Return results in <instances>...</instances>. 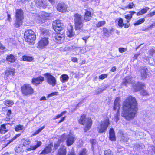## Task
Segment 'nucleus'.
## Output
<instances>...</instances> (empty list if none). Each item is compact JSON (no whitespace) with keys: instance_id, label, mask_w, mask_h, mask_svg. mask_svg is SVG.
I'll return each instance as SVG.
<instances>
[{"instance_id":"nucleus-8","label":"nucleus","mask_w":155,"mask_h":155,"mask_svg":"<svg viewBox=\"0 0 155 155\" xmlns=\"http://www.w3.org/2000/svg\"><path fill=\"white\" fill-rule=\"evenodd\" d=\"M48 39L46 37L42 38L38 43L37 47L43 49L45 48L49 44Z\"/></svg>"},{"instance_id":"nucleus-30","label":"nucleus","mask_w":155,"mask_h":155,"mask_svg":"<svg viewBox=\"0 0 155 155\" xmlns=\"http://www.w3.org/2000/svg\"><path fill=\"white\" fill-rule=\"evenodd\" d=\"M150 9L148 7H146L145 8L142 9L137 14V16L140 15H141L144 14L147 12Z\"/></svg>"},{"instance_id":"nucleus-55","label":"nucleus","mask_w":155,"mask_h":155,"mask_svg":"<svg viewBox=\"0 0 155 155\" xmlns=\"http://www.w3.org/2000/svg\"><path fill=\"white\" fill-rule=\"evenodd\" d=\"M125 18L127 19L130 20L132 18V16L131 15V14H128L125 15Z\"/></svg>"},{"instance_id":"nucleus-49","label":"nucleus","mask_w":155,"mask_h":155,"mask_svg":"<svg viewBox=\"0 0 155 155\" xmlns=\"http://www.w3.org/2000/svg\"><path fill=\"white\" fill-rule=\"evenodd\" d=\"M127 48H119V51L120 52L123 53L127 50Z\"/></svg>"},{"instance_id":"nucleus-59","label":"nucleus","mask_w":155,"mask_h":155,"mask_svg":"<svg viewBox=\"0 0 155 155\" xmlns=\"http://www.w3.org/2000/svg\"><path fill=\"white\" fill-rule=\"evenodd\" d=\"M67 155H75L74 152V150H72L71 151L69 152Z\"/></svg>"},{"instance_id":"nucleus-37","label":"nucleus","mask_w":155,"mask_h":155,"mask_svg":"<svg viewBox=\"0 0 155 155\" xmlns=\"http://www.w3.org/2000/svg\"><path fill=\"white\" fill-rule=\"evenodd\" d=\"M5 104L7 106L10 107L13 104L14 102L12 100H6L5 101Z\"/></svg>"},{"instance_id":"nucleus-22","label":"nucleus","mask_w":155,"mask_h":155,"mask_svg":"<svg viewBox=\"0 0 155 155\" xmlns=\"http://www.w3.org/2000/svg\"><path fill=\"white\" fill-rule=\"evenodd\" d=\"M68 28V31L67 32V35L70 37H73L75 35V33L73 31L72 27L71 25H69Z\"/></svg>"},{"instance_id":"nucleus-57","label":"nucleus","mask_w":155,"mask_h":155,"mask_svg":"<svg viewBox=\"0 0 155 155\" xmlns=\"http://www.w3.org/2000/svg\"><path fill=\"white\" fill-rule=\"evenodd\" d=\"M140 55V53H137L135 54L133 57L134 60H136L137 59V58L138 56H139Z\"/></svg>"},{"instance_id":"nucleus-52","label":"nucleus","mask_w":155,"mask_h":155,"mask_svg":"<svg viewBox=\"0 0 155 155\" xmlns=\"http://www.w3.org/2000/svg\"><path fill=\"white\" fill-rule=\"evenodd\" d=\"M155 15V10L151 12L147 15L148 17H150Z\"/></svg>"},{"instance_id":"nucleus-3","label":"nucleus","mask_w":155,"mask_h":155,"mask_svg":"<svg viewBox=\"0 0 155 155\" xmlns=\"http://www.w3.org/2000/svg\"><path fill=\"white\" fill-rule=\"evenodd\" d=\"M74 21L76 30L80 31L82 30L83 27L82 19V16L78 13L74 15Z\"/></svg>"},{"instance_id":"nucleus-25","label":"nucleus","mask_w":155,"mask_h":155,"mask_svg":"<svg viewBox=\"0 0 155 155\" xmlns=\"http://www.w3.org/2000/svg\"><path fill=\"white\" fill-rule=\"evenodd\" d=\"M109 139L112 141H114L116 140L113 128H111L109 131Z\"/></svg>"},{"instance_id":"nucleus-41","label":"nucleus","mask_w":155,"mask_h":155,"mask_svg":"<svg viewBox=\"0 0 155 155\" xmlns=\"http://www.w3.org/2000/svg\"><path fill=\"white\" fill-rule=\"evenodd\" d=\"M105 23V22L104 21H99L96 24V26L97 27L102 26Z\"/></svg>"},{"instance_id":"nucleus-11","label":"nucleus","mask_w":155,"mask_h":155,"mask_svg":"<svg viewBox=\"0 0 155 155\" xmlns=\"http://www.w3.org/2000/svg\"><path fill=\"white\" fill-rule=\"evenodd\" d=\"M67 140L66 141V144L67 146H71L76 140V138L74 135L72 134H70L67 135L65 134Z\"/></svg>"},{"instance_id":"nucleus-12","label":"nucleus","mask_w":155,"mask_h":155,"mask_svg":"<svg viewBox=\"0 0 155 155\" xmlns=\"http://www.w3.org/2000/svg\"><path fill=\"white\" fill-rule=\"evenodd\" d=\"M15 71V69L13 68L6 70L4 76L5 79L9 80V79L14 75Z\"/></svg>"},{"instance_id":"nucleus-38","label":"nucleus","mask_w":155,"mask_h":155,"mask_svg":"<svg viewBox=\"0 0 155 155\" xmlns=\"http://www.w3.org/2000/svg\"><path fill=\"white\" fill-rule=\"evenodd\" d=\"M24 128V126L23 125H17L15 127V130L17 132H19L20 131L22 130Z\"/></svg>"},{"instance_id":"nucleus-21","label":"nucleus","mask_w":155,"mask_h":155,"mask_svg":"<svg viewBox=\"0 0 155 155\" xmlns=\"http://www.w3.org/2000/svg\"><path fill=\"white\" fill-rule=\"evenodd\" d=\"M52 145H49L46 147L41 153V154H45L50 152L52 150Z\"/></svg>"},{"instance_id":"nucleus-14","label":"nucleus","mask_w":155,"mask_h":155,"mask_svg":"<svg viewBox=\"0 0 155 155\" xmlns=\"http://www.w3.org/2000/svg\"><path fill=\"white\" fill-rule=\"evenodd\" d=\"M49 15L48 14L44 13L40 15H36V18L42 22H45V20L48 18Z\"/></svg>"},{"instance_id":"nucleus-42","label":"nucleus","mask_w":155,"mask_h":155,"mask_svg":"<svg viewBox=\"0 0 155 155\" xmlns=\"http://www.w3.org/2000/svg\"><path fill=\"white\" fill-rule=\"evenodd\" d=\"M87 151L85 148H84L80 152L79 155H86Z\"/></svg>"},{"instance_id":"nucleus-46","label":"nucleus","mask_w":155,"mask_h":155,"mask_svg":"<svg viewBox=\"0 0 155 155\" xmlns=\"http://www.w3.org/2000/svg\"><path fill=\"white\" fill-rule=\"evenodd\" d=\"M66 112H67L66 111H64L62 112L61 114L57 115L54 118V119H57L61 117H62L63 115L65 114Z\"/></svg>"},{"instance_id":"nucleus-5","label":"nucleus","mask_w":155,"mask_h":155,"mask_svg":"<svg viewBox=\"0 0 155 155\" xmlns=\"http://www.w3.org/2000/svg\"><path fill=\"white\" fill-rule=\"evenodd\" d=\"M23 12L21 9H17L16 12V20L14 25L16 28H18L22 24V20L23 18Z\"/></svg>"},{"instance_id":"nucleus-16","label":"nucleus","mask_w":155,"mask_h":155,"mask_svg":"<svg viewBox=\"0 0 155 155\" xmlns=\"http://www.w3.org/2000/svg\"><path fill=\"white\" fill-rule=\"evenodd\" d=\"M64 34L63 33L61 34L60 33L57 34L55 36V39L56 40V41L57 43H61L63 42L64 39Z\"/></svg>"},{"instance_id":"nucleus-10","label":"nucleus","mask_w":155,"mask_h":155,"mask_svg":"<svg viewBox=\"0 0 155 155\" xmlns=\"http://www.w3.org/2000/svg\"><path fill=\"white\" fill-rule=\"evenodd\" d=\"M143 85L140 83L136 84L133 86L134 90L135 92L140 91V94L143 95H147L148 94L146 90H144L143 88Z\"/></svg>"},{"instance_id":"nucleus-54","label":"nucleus","mask_w":155,"mask_h":155,"mask_svg":"<svg viewBox=\"0 0 155 155\" xmlns=\"http://www.w3.org/2000/svg\"><path fill=\"white\" fill-rule=\"evenodd\" d=\"M120 100V98L119 97H117L116 98L114 102V103L117 104H120L119 102V101Z\"/></svg>"},{"instance_id":"nucleus-15","label":"nucleus","mask_w":155,"mask_h":155,"mask_svg":"<svg viewBox=\"0 0 155 155\" xmlns=\"http://www.w3.org/2000/svg\"><path fill=\"white\" fill-rule=\"evenodd\" d=\"M67 8V6L64 3H59L57 5V8L59 11L64 12L66 11Z\"/></svg>"},{"instance_id":"nucleus-56","label":"nucleus","mask_w":155,"mask_h":155,"mask_svg":"<svg viewBox=\"0 0 155 155\" xmlns=\"http://www.w3.org/2000/svg\"><path fill=\"white\" fill-rule=\"evenodd\" d=\"M89 37L90 36H86L83 37L82 39L84 41L85 43H86Z\"/></svg>"},{"instance_id":"nucleus-45","label":"nucleus","mask_w":155,"mask_h":155,"mask_svg":"<svg viewBox=\"0 0 155 155\" xmlns=\"http://www.w3.org/2000/svg\"><path fill=\"white\" fill-rule=\"evenodd\" d=\"M121 140L123 142H127L128 140V138L127 136L125 137L123 135L121 137Z\"/></svg>"},{"instance_id":"nucleus-58","label":"nucleus","mask_w":155,"mask_h":155,"mask_svg":"<svg viewBox=\"0 0 155 155\" xmlns=\"http://www.w3.org/2000/svg\"><path fill=\"white\" fill-rule=\"evenodd\" d=\"M90 142L92 144V147H93V145H95L96 143L95 140L94 139L91 140Z\"/></svg>"},{"instance_id":"nucleus-34","label":"nucleus","mask_w":155,"mask_h":155,"mask_svg":"<svg viewBox=\"0 0 155 155\" xmlns=\"http://www.w3.org/2000/svg\"><path fill=\"white\" fill-rule=\"evenodd\" d=\"M22 57L23 60L24 61L31 62L33 59L32 57L29 56L24 55Z\"/></svg>"},{"instance_id":"nucleus-2","label":"nucleus","mask_w":155,"mask_h":155,"mask_svg":"<svg viewBox=\"0 0 155 155\" xmlns=\"http://www.w3.org/2000/svg\"><path fill=\"white\" fill-rule=\"evenodd\" d=\"M78 122L80 124L84 126L85 132H86L90 128L92 124L91 120L89 118H86V115L84 114H83L81 116Z\"/></svg>"},{"instance_id":"nucleus-28","label":"nucleus","mask_w":155,"mask_h":155,"mask_svg":"<svg viewBox=\"0 0 155 155\" xmlns=\"http://www.w3.org/2000/svg\"><path fill=\"white\" fill-rule=\"evenodd\" d=\"M6 60L7 61L9 62L13 63L15 61L16 58L14 55L11 54L8 55L7 56Z\"/></svg>"},{"instance_id":"nucleus-61","label":"nucleus","mask_w":155,"mask_h":155,"mask_svg":"<svg viewBox=\"0 0 155 155\" xmlns=\"http://www.w3.org/2000/svg\"><path fill=\"white\" fill-rule=\"evenodd\" d=\"M1 129H3L4 130L6 129V127H5V124H3L1 125Z\"/></svg>"},{"instance_id":"nucleus-27","label":"nucleus","mask_w":155,"mask_h":155,"mask_svg":"<svg viewBox=\"0 0 155 155\" xmlns=\"http://www.w3.org/2000/svg\"><path fill=\"white\" fill-rule=\"evenodd\" d=\"M69 79L68 76L66 74H63L60 77V81L62 83L67 81Z\"/></svg>"},{"instance_id":"nucleus-40","label":"nucleus","mask_w":155,"mask_h":155,"mask_svg":"<svg viewBox=\"0 0 155 155\" xmlns=\"http://www.w3.org/2000/svg\"><path fill=\"white\" fill-rule=\"evenodd\" d=\"M145 21V19L144 18H141L138 21H137L135 24L134 25H138L139 24H141L143 23Z\"/></svg>"},{"instance_id":"nucleus-39","label":"nucleus","mask_w":155,"mask_h":155,"mask_svg":"<svg viewBox=\"0 0 155 155\" xmlns=\"http://www.w3.org/2000/svg\"><path fill=\"white\" fill-rule=\"evenodd\" d=\"M103 31L105 36L107 37H108L110 36V33L107 29L106 28H104Z\"/></svg>"},{"instance_id":"nucleus-64","label":"nucleus","mask_w":155,"mask_h":155,"mask_svg":"<svg viewBox=\"0 0 155 155\" xmlns=\"http://www.w3.org/2000/svg\"><path fill=\"white\" fill-rule=\"evenodd\" d=\"M11 114V111L10 110H9L7 112V115L8 116H10V114Z\"/></svg>"},{"instance_id":"nucleus-26","label":"nucleus","mask_w":155,"mask_h":155,"mask_svg":"<svg viewBox=\"0 0 155 155\" xmlns=\"http://www.w3.org/2000/svg\"><path fill=\"white\" fill-rule=\"evenodd\" d=\"M66 149L65 146L61 147L58 150L57 155H66Z\"/></svg>"},{"instance_id":"nucleus-62","label":"nucleus","mask_w":155,"mask_h":155,"mask_svg":"<svg viewBox=\"0 0 155 155\" xmlns=\"http://www.w3.org/2000/svg\"><path fill=\"white\" fill-rule=\"evenodd\" d=\"M72 61L74 62H77L78 61V59L76 58H72Z\"/></svg>"},{"instance_id":"nucleus-50","label":"nucleus","mask_w":155,"mask_h":155,"mask_svg":"<svg viewBox=\"0 0 155 155\" xmlns=\"http://www.w3.org/2000/svg\"><path fill=\"white\" fill-rule=\"evenodd\" d=\"M118 25L120 27H122L124 24L123 23V20L122 18H120L118 21Z\"/></svg>"},{"instance_id":"nucleus-7","label":"nucleus","mask_w":155,"mask_h":155,"mask_svg":"<svg viewBox=\"0 0 155 155\" xmlns=\"http://www.w3.org/2000/svg\"><path fill=\"white\" fill-rule=\"evenodd\" d=\"M109 122L108 119H105L97 127V130L99 133H103L106 130L109 125Z\"/></svg>"},{"instance_id":"nucleus-60","label":"nucleus","mask_w":155,"mask_h":155,"mask_svg":"<svg viewBox=\"0 0 155 155\" xmlns=\"http://www.w3.org/2000/svg\"><path fill=\"white\" fill-rule=\"evenodd\" d=\"M106 87L104 88L103 89H102L101 88H99L98 89V91H97V93H99V92H102L105 89Z\"/></svg>"},{"instance_id":"nucleus-23","label":"nucleus","mask_w":155,"mask_h":155,"mask_svg":"<svg viewBox=\"0 0 155 155\" xmlns=\"http://www.w3.org/2000/svg\"><path fill=\"white\" fill-rule=\"evenodd\" d=\"M91 17V12L87 11L85 13L84 20L86 22L90 20Z\"/></svg>"},{"instance_id":"nucleus-32","label":"nucleus","mask_w":155,"mask_h":155,"mask_svg":"<svg viewBox=\"0 0 155 155\" xmlns=\"http://www.w3.org/2000/svg\"><path fill=\"white\" fill-rule=\"evenodd\" d=\"M144 147L143 144L140 143L136 144L134 146V148L136 150L143 149Z\"/></svg>"},{"instance_id":"nucleus-4","label":"nucleus","mask_w":155,"mask_h":155,"mask_svg":"<svg viewBox=\"0 0 155 155\" xmlns=\"http://www.w3.org/2000/svg\"><path fill=\"white\" fill-rule=\"evenodd\" d=\"M25 40L29 44L34 43L36 39V36L34 31L31 30L26 31L24 35Z\"/></svg>"},{"instance_id":"nucleus-51","label":"nucleus","mask_w":155,"mask_h":155,"mask_svg":"<svg viewBox=\"0 0 155 155\" xmlns=\"http://www.w3.org/2000/svg\"><path fill=\"white\" fill-rule=\"evenodd\" d=\"M19 136V134H17L14 136L12 139L9 140L8 143L9 144L12 142L14 140L16 139Z\"/></svg>"},{"instance_id":"nucleus-63","label":"nucleus","mask_w":155,"mask_h":155,"mask_svg":"<svg viewBox=\"0 0 155 155\" xmlns=\"http://www.w3.org/2000/svg\"><path fill=\"white\" fill-rule=\"evenodd\" d=\"M44 128V127H42L39 129H38L37 130L39 133Z\"/></svg>"},{"instance_id":"nucleus-9","label":"nucleus","mask_w":155,"mask_h":155,"mask_svg":"<svg viewBox=\"0 0 155 155\" xmlns=\"http://www.w3.org/2000/svg\"><path fill=\"white\" fill-rule=\"evenodd\" d=\"M44 75L46 78L47 82L48 84L50 85H52L53 86L56 84V80L54 76L48 73L45 74Z\"/></svg>"},{"instance_id":"nucleus-36","label":"nucleus","mask_w":155,"mask_h":155,"mask_svg":"<svg viewBox=\"0 0 155 155\" xmlns=\"http://www.w3.org/2000/svg\"><path fill=\"white\" fill-rule=\"evenodd\" d=\"M23 149V146L19 145L17 146L15 148V150L17 153H19L21 152Z\"/></svg>"},{"instance_id":"nucleus-1","label":"nucleus","mask_w":155,"mask_h":155,"mask_svg":"<svg viewBox=\"0 0 155 155\" xmlns=\"http://www.w3.org/2000/svg\"><path fill=\"white\" fill-rule=\"evenodd\" d=\"M121 116L126 120H130L136 116L138 110V104L135 97L129 96L123 103Z\"/></svg>"},{"instance_id":"nucleus-31","label":"nucleus","mask_w":155,"mask_h":155,"mask_svg":"<svg viewBox=\"0 0 155 155\" xmlns=\"http://www.w3.org/2000/svg\"><path fill=\"white\" fill-rule=\"evenodd\" d=\"M131 80V79L130 77H126L123 80L122 84L126 85L127 83H130Z\"/></svg>"},{"instance_id":"nucleus-20","label":"nucleus","mask_w":155,"mask_h":155,"mask_svg":"<svg viewBox=\"0 0 155 155\" xmlns=\"http://www.w3.org/2000/svg\"><path fill=\"white\" fill-rule=\"evenodd\" d=\"M66 137L65 134H63L60 137L59 140H58V141L54 145V148L55 149H57L58 147H59L60 145V143L61 141H63L65 140V138Z\"/></svg>"},{"instance_id":"nucleus-17","label":"nucleus","mask_w":155,"mask_h":155,"mask_svg":"<svg viewBox=\"0 0 155 155\" xmlns=\"http://www.w3.org/2000/svg\"><path fill=\"white\" fill-rule=\"evenodd\" d=\"M44 80V77L40 76L36 78H34L32 79V83L33 84L37 85L41 83Z\"/></svg>"},{"instance_id":"nucleus-33","label":"nucleus","mask_w":155,"mask_h":155,"mask_svg":"<svg viewBox=\"0 0 155 155\" xmlns=\"http://www.w3.org/2000/svg\"><path fill=\"white\" fill-rule=\"evenodd\" d=\"M40 30L41 34H42L44 35H47L49 34V31L48 30L45 28H40Z\"/></svg>"},{"instance_id":"nucleus-35","label":"nucleus","mask_w":155,"mask_h":155,"mask_svg":"<svg viewBox=\"0 0 155 155\" xmlns=\"http://www.w3.org/2000/svg\"><path fill=\"white\" fill-rule=\"evenodd\" d=\"M21 140L23 143V145L24 146L29 145L31 143L29 139L24 138L22 139Z\"/></svg>"},{"instance_id":"nucleus-43","label":"nucleus","mask_w":155,"mask_h":155,"mask_svg":"<svg viewBox=\"0 0 155 155\" xmlns=\"http://www.w3.org/2000/svg\"><path fill=\"white\" fill-rule=\"evenodd\" d=\"M104 153L105 155H113V153L109 149L105 150Z\"/></svg>"},{"instance_id":"nucleus-53","label":"nucleus","mask_w":155,"mask_h":155,"mask_svg":"<svg viewBox=\"0 0 155 155\" xmlns=\"http://www.w3.org/2000/svg\"><path fill=\"white\" fill-rule=\"evenodd\" d=\"M57 93H58V92H56L52 93H51L49 94L48 95V97L49 98V97H51L53 96L57 95Z\"/></svg>"},{"instance_id":"nucleus-19","label":"nucleus","mask_w":155,"mask_h":155,"mask_svg":"<svg viewBox=\"0 0 155 155\" xmlns=\"http://www.w3.org/2000/svg\"><path fill=\"white\" fill-rule=\"evenodd\" d=\"M141 77L143 79H145L148 76L147 73V70L145 67L141 68L140 70Z\"/></svg>"},{"instance_id":"nucleus-29","label":"nucleus","mask_w":155,"mask_h":155,"mask_svg":"<svg viewBox=\"0 0 155 155\" xmlns=\"http://www.w3.org/2000/svg\"><path fill=\"white\" fill-rule=\"evenodd\" d=\"M120 104H114V107L113 109L114 110H117V111L116 113V116H115V118L116 119V120H118V116L119 114V110L120 109Z\"/></svg>"},{"instance_id":"nucleus-47","label":"nucleus","mask_w":155,"mask_h":155,"mask_svg":"<svg viewBox=\"0 0 155 155\" xmlns=\"http://www.w3.org/2000/svg\"><path fill=\"white\" fill-rule=\"evenodd\" d=\"M127 8L131 9L134 7L135 5L133 2L130 3L128 5H127Z\"/></svg>"},{"instance_id":"nucleus-24","label":"nucleus","mask_w":155,"mask_h":155,"mask_svg":"<svg viewBox=\"0 0 155 155\" xmlns=\"http://www.w3.org/2000/svg\"><path fill=\"white\" fill-rule=\"evenodd\" d=\"M42 144V143L41 141H38L36 145L35 146H31L30 148H28L27 150L28 151H30L31 150H34L37 148L38 147Z\"/></svg>"},{"instance_id":"nucleus-48","label":"nucleus","mask_w":155,"mask_h":155,"mask_svg":"<svg viewBox=\"0 0 155 155\" xmlns=\"http://www.w3.org/2000/svg\"><path fill=\"white\" fill-rule=\"evenodd\" d=\"M81 48H77L75 50V54H79L81 52Z\"/></svg>"},{"instance_id":"nucleus-13","label":"nucleus","mask_w":155,"mask_h":155,"mask_svg":"<svg viewBox=\"0 0 155 155\" xmlns=\"http://www.w3.org/2000/svg\"><path fill=\"white\" fill-rule=\"evenodd\" d=\"M52 25L53 28L56 32H58L61 30L62 24L60 21L57 20L54 21Z\"/></svg>"},{"instance_id":"nucleus-18","label":"nucleus","mask_w":155,"mask_h":155,"mask_svg":"<svg viewBox=\"0 0 155 155\" xmlns=\"http://www.w3.org/2000/svg\"><path fill=\"white\" fill-rule=\"evenodd\" d=\"M35 3L37 6L42 7L44 8H45L47 5L45 0H35Z\"/></svg>"},{"instance_id":"nucleus-44","label":"nucleus","mask_w":155,"mask_h":155,"mask_svg":"<svg viewBox=\"0 0 155 155\" xmlns=\"http://www.w3.org/2000/svg\"><path fill=\"white\" fill-rule=\"evenodd\" d=\"M108 76L107 74H102L99 76V78L100 79H103L107 77Z\"/></svg>"},{"instance_id":"nucleus-6","label":"nucleus","mask_w":155,"mask_h":155,"mask_svg":"<svg viewBox=\"0 0 155 155\" xmlns=\"http://www.w3.org/2000/svg\"><path fill=\"white\" fill-rule=\"evenodd\" d=\"M22 94L25 96L31 95L34 93V91L31 85L28 84H25L21 87Z\"/></svg>"}]
</instances>
